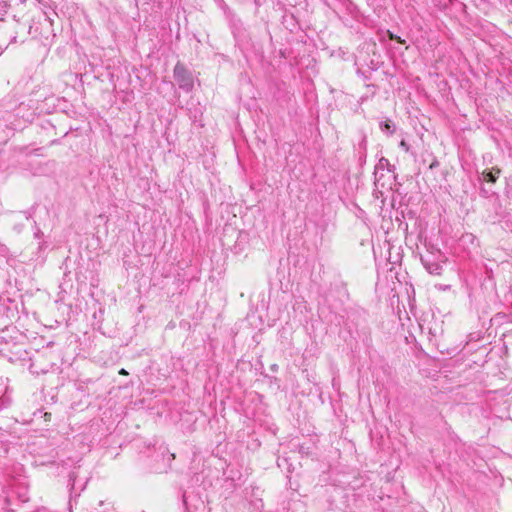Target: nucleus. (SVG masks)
<instances>
[{"mask_svg": "<svg viewBox=\"0 0 512 512\" xmlns=\"http://www.w3.org/2000/svg\"><path fill=\"white\" fill-rule=\"evenodd\" d=\"M173 76L179 88L185 92L193 89L194 81L192 73L180 62H177L173 69Z\"/></svg>", "mask_w": 512, "mask_h": 512, "instance_id": "obj_1", "label": "nucleus"}, {"mask_svg": "<svg viewBox=\"0 0 512 512\" xmlns=\"http://www.w3.org/2000/svg\"><path fill=\"white\" fill-rule=\"evenodd\" d=\"M87 477H80V467L75 468L69 473L68 485L70 486L71 492L82 491L87 483Z\"/></svg>", "mask_w": 512, "mask_h": 512, "instance_id": "obj_2", "label": "nucleus"}, {"mask_svg": "<svg viewBox=\"0 0 512 512\" xmlns=\"http://www.w3.org/2000/svg\"><path fill=\"white\" fill-rule=\"evenodd\" d=\"M421 262L426 270L433 275H440L442 272V265L435 260L430 259V257H421Z\"/></svg>", "mask_w": 512, "mask_h": 512, "instance_id": "obj_3", "label": "nucleus"}, {"mask_svg": "<svg viewBox=\"0 0 512 512\" xmlns=\"http://www.w3.org/2000/svg\"><path fill=\"white\" fill-rule=\"evenodd\" d=\"M383 169H387L389 172H394L395 166L391 165L387 158L381 157L375 166V170L378 171ZM375 174H377V172H375Z\"/></svg>", "mask_w": 512, "mask_h": 512, "instance_id": "obj_4", "label": "nucleus"}, {"mask_svg": "<svg viewBox=\"0 0 512 512\" xmlns=\"http://www.w3.org/2000/svg\"><path fill=\"white\" fill-rule=\"evenodd\" d=\"M380 129L382 132L392 135L395 132V125L390 120L383 121L380 123Z\"/></svg>", "mask_w": 512, "mask_h": 512, "instance_id": "obj_5", "label": "nucleus"}, {"mask_svg": "<svg viewBox=\"0 0 512 512\" xmlns=\"http://www.w3.org/2000/svg\"><path fill=\"white\" fill-rule=\"evenodd\" d=\"M499 172V170H497L495 173L492 170H485L483 172L484 180L487 182L495 183L498 178Z\"/></svg>", "mask_w": 512, "mask_h": 512, "instance_id": "obj_6", "label": "nucleus"}, {"mask_svg": "<svg viewBox=\"0 0 512 512\" xmlns=\"http://www.w3.org/2000/svg\"><path fill=\"white\" fill-rule=\"evenodd\" d=\"M9 5L4 1L0 0V21H4V16L8 13Z\"/></svg>", "mask_w": 512, "mask_h": 512, "instance_id": "obj_7", "label": "nucleus"}, {"mask_svg": "<svg viewBox=\"0 0 512 512\" xmlns=\"http://www.w3.org/2000/svg\"><path fill=\"white\" fill-rule=\"evenodd\" d=\"M10 404V401L8 398H5V397H0V410H2L3 408L9 406Z\"/></svg>", "mask_w": 512, "mask_h": 512, "instance_id": "obj_8", "label": "nucleus"}, {"mask_svg": "<svg viewBox=\"0 0 512 512\" xmlns=\"http://www.w3.org/2000/svg\"><path fill=\"white\" fill-rule=\"evenodd\" d=\"M400 147H401L405 152H410V146H409V144H408L405 140H401V142H400Z\"/></svg>", "mask_w": 512, "mask_h": 512, "instance_id": "obj_9", "label": "nucleus"}, {"mask_svg": "<svg viewBox=\"0 0 512 512\" xmlns=\"http://www.w3.org/2000/svg\"><path fill=\"white\" fill-rule=\"evenodd\" d=\"M438 166H439V162L436 159H434L433 162L430 164L429 168L434 169Z\"/></svg>", "mask_w": 512, "mask_h": 512, "instance_id": "obj_10", "label": "nucleus"}, {"mask_svg": "<svg viewBox=\"0 0 512 512\" xmlns=\"http://www.w3.org/2000/svg\"><path fill=\"white\" fill-rule=\"evenodd\" d=\"M395 41H397L398 43H401V44H404L405 41L401 39V37L397 36L395 37Z\"/></svg>", "mask_w": 512, "mask_h": 512, "instance_id": "obj_11", "label": "nucleus"}, {"mask_svg": "<svg viewBox=\"0 0 512 512\" xmlns=\"http://www.w3.org/2000/svg\"><path fill=\"white\" fill-rule=\"evenodd\" d=\"M119 374H121V375H127V374H128V372H127L125 369H123V368H122V369L119 371Z\"/></svg>", "mask_w": 512, "mask_h": 512, "instance_id": "obj_12", "label": "nucleus"}, {"mask_svg": "<svg viewBox=\"0 0 512 512\" xmlns=\"http://www.w3.org/2000/svg\"><path fill=\"white\" fill-rule=\"evenodd\" d=\"M395 37H397L396 35H394L393 33L389 32V38L391 40H395Z\"/></svg>", "mask_w": 512, "mask_h": 512, "instance_id": "obj_13", "label": "nucleus"}, {"mask_svg": "<svg viewBox=\"0 0 512 512\" xmlns=\"http://www.w3.org/2000/svg\"><path fill=\"white\" fill-rule=\"evenodd\" d=\"M40 234H41V231H40V230H38V231L35 233V236H36V237H39V236H40Z\"/></svg>", "mask_w": 512, "mask_h": 512, "instance_id": "obj_14", "label": "nucleus"}]
</instances>
